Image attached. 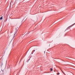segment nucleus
Masks as SVG:
<instances>
[{
    "label": "nucleus",
    "instance_id": "nucleus-10",
    "mask_svg": "<svg viewBox=\"0 0 75 75\" xmlns=\"http://www.w3.org/2000/svg\"><path fill=\"white\" fill-rule=\"evenodd\" d=\"M61 71H62H62H62V70H61Z\"/></svg>",
    "mask_w": 75,
    "mask_h": 75
},
{
    "label": "nucleus",
    "instance_id": "nucleus-7",
    "mask_svg": "<svg viewBox=\"0 0 75 75\" xmlns=\"http://www.w3.org/2000/svg\"><path fill=\"white\" fill-rule=\"evenodd\" d=\"M63 74H64V75H65V73H64H64H63Z\"/></svg>",
    "mask_w": 75,
    "mask_h": 75
},
{
    "label": "nucleus",
    "instance_id": "nucleus-5",
    "mask_svg": "<svg viewBox=\"0 0 75 75\" xmlns=\"http://www.w3.org/2000/svg\"><path fill=\"white\" fill-rule=\"evenodd\" d=\"M53 69L52 68L50 69L51 71H52Z\"/></svg>",
    "mask_w": 75,
    "mask_h": 75
},
{
    "label": "nucleus",
    "instance_id": "nucleus-9",
    "mask_svg": "<svg viewBox=\"0 0 75 75\" xmlns=\"http://www.w3.org/2000/svg\"><path fill=\"white\" fill-rule=\"evenodd\" d=\"M62 72L63 73H64V71H62Z\"/></svg>",
    "mask_w": 75,
    "mask_h": 75
},
{
    "label": "nucleus",
    "instance_id": "nucleus-6",
    "mask_svg": "<svg viewBox=\"0 0 75 75\" xmlns=\"http://www.w3.org/2000/svg\"><path fill=\"white\" fill-rule=\"evenodd\" d=\"M57 74L58 75H59V73H57Z\"/></svg>",
    "mask_w": 75,
    "mask_h": 75
},
{
    "label": "nucleus",
    "instance_id": "nucleus-1",
    "mask_svg": "<svg viewBox=\"0 0 75 75\" xmlns=\"http://www.w3.org/2000/svg\"><path fill=\"white\" fill-rule=\"evenodd\" d=\"M17 31H16L14 33L13 38L15 37L17 35Z\"/></svg>",
    "mask_w": 75,
    "mask_h": 75
},
{
    "label": "nucleus",
    "instance_id": "nucleus-8",
    "mask_svg": "<svg viewBox=\"0 0 75 75\" xmlns=\"http://www.w3.org/2000/svg\"><path fill=\"white\" fill-rule=\"evenodd\" d=\"M37 54H40V53H38Z\"/></svg>",
    "mask_w": 75,
    "mask_h": 75
},
{
    "label": "nucleus",
    "instance_id": "nucleus-11",
    "mask_svg": "<svg viewBox=\"0 0 75 75\" xmlns=\"http://www.w3.org/2000/svg\"><path fill=\"white\" fill-rule=\"evenodd\" d=\"M30 59H29V60Z\"/></svg>",
    "mask_w": 75,
    "mask_h": 75
},
{
    "label": "nucleus",
    "instance_id": "nucleus-4",
    "mask_svg": "<svg viewBox=\"0 0 75 75\" xmlns=\"http://www.w3.org/2000/svg\"><path fill=\"white\" fill-rule=\"evenodd\" d=\"M3 19V16H2L0 18V20H1Z\"/></svg>",
    "mask_w": 75,
    "mask_h": 75
},
{
    "label": "nucleus",
    "instance_id": "nucleus-3",
    "mask_svg": "<svg viewBox=\"0 0 75 75\" xmlns=\"http://www.w3.org/2000/svg\"><path fill=\"white\" fill-rule=\"evenodd\" d=\"M35 51V50H33V51H32V54H33V53H34V52Z\"/></svg>",
    "mask_w": 75,
    "mask_h": 75
},
{
    "label": "nucleus",
    "instance_id": "nucleus-2",
    "mask_svg": "<svg viewBox=\"0 0 75 75\" xmlns=\"http://www.w3.org/2000/svg\"><path fill=\"white\" fill-rule=\"evenodd\" d=\"M72 27V26H69L66 29V30H68V29H69V28H70V27Z\"/></svg>",
    "mask_w": 75,
    "mask_h": 75
}]
</instances>
